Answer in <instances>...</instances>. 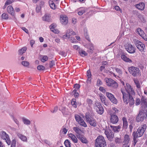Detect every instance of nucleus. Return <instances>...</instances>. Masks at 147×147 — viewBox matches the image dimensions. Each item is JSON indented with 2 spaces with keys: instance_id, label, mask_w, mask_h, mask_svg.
<instances>
[{
  "instance_id": "nucleus-41",
  "label": "nucleus",
  "mask_w": 147,
  "mask_h": 147,
  "mask_svg": "<svg viewBox=\"0 0 147 147\" xmlns=\"http://www.w3.org/2000/svg\"><path fill=\"white\" fill-rule=\"evenodd\" d=\"M74 117L76 121L78 123L82 119V118L78 114L75 115Z\"/></svg>"
},
{
  "instance_id": "nucleus-1",
  "label": "nucleus",
  "mask_w": 147,
  "mask_h": 147,
  "mask_svg": "<svg viewBox=\"0 0 147 147\" xmlns=\"http://www.w3.org/2000/svg\"><path fill=\"white\" fill-rule=\"evenodd\" d=\"M121 91L122 94H129L134 95L135 92L133 88L128 83H126L125 86L121 88Z\"/></svg>"
},
{
  "instance_id": "nucleus-43",
  "label": "nucleus",
  "mask_w": 147,
  "mask_h": 147,
  "mask_svg": "<svg viewBox=\"0 0 147 147\" xmlns=\"http://www.w3.org/2000/svg\"><path fill=\"white\" fill-rule=\"evenodd\" d=\"M48 60V57L46 55H44L43 56L42 58L41 59V61L42 62L44 63L46 61H47Z\"/></svg>"
},
{
  "instance_id": "nucleus-5",
  "label": "nucleus",
  "mask_w": 147,
  "mask_h": 147,
  "mask_svg": "<svg viewBox=\"0 0 147 147\" xmlns=\"http://www.w3.org/2000/svg\"><path fill=\"white\" fill-rule=\"evenodd\" d=\"M146 124H143L139 127L136 132H134L132 134L133 136L135 137H140L143 135L144 133L146 128Z\"/></svg>"
},
{
  "instance_id": "nucleus-7",
  "label": "nucleus",
  "mask_w": 147,
  "mask_h": 147,
  "mask_svg": "<svg viewBox=\"0 0 147 147\" xmlns=\"http://www.w3.org/2000/svg\"><path fill=\"white\" fill-rule=\"evenodd\" d=\"M105 80L106 82V85L111 87L113 89L117 88L118 86V84L116 82L111 78H105Z\"/></svg>"
},
{
  "instance_id": "nucleus-29",
  "label": "nucleus",
  "mask_w": 147,
  "mask_h": 147,
  "mask_svg": "<svg viewBox=\"0 0 147 147\" xmlns=\"http://www.w3.org/2000/svg\"><path fill=\"white\" fill-rule=\"evenodd\" d=\"M96 112L100 115L102 114L104 112V109L102 106L96 108Z\"/></svg>"
},
{
  "instance_id": "nucleus-11",
  "label": "nucleus",
  "mask_w": 147,
  "mask_h": 147,
  "mask_svg": "<svg viewBox=\"0 0 147 147\" xmlns=\"http://www.w3.org/2000/svg\"><path fill=\"white\" fill-rule=\"evenodd\" d=\"M110 122L113 124L117 123L119 120V118L117 115H114L112 112L110 114Z\"/></svg>"
},
{
  "instance_id": "nucleus-32",
  "label": "nucleus",
  "mask_w": 147,
  "mask_h": 147,
  "mask_svg": "<svg viewBox=\"0 0 147 147\" xmlns=\"http://www.w3.org/2000/svg\"><path fill=\"white\" fill-rule=\"evenodd\" d=\"M18 135L19 138L23 141L25 142L27 141V138L26 136L20 134H19Z\"/></svg>"
},
{
  "instance_id": "nucleus-46",
  "label": "nucleus",
  "mask_w": 147,
  "mask_h": 147,
  "mask_svg": "<svg viewBox=\"0 0 147 147\" xmlns=\"http://www.w3.org/2000/svg\"><path fill=\"white\" fill-rule=\"evenodd\" d=\"M22 64L23 65L26 67L28 66L29 64V63L26 61H22Z\"/></svg>"
},
{
  "instance_id": "nucleus-31",
  "label": "nucleus",
  "mask_w": 147,
  "mask_h": 147,
  "mask_svg": "<svg viewBox=\"0 0 147 147\" xmlns=\"http://www.w3.org/2000/svg\"><path fill=\"white\" fill-rule=\"evenodd\" d=\"M78 123L80 125L84 127H87L86 123H85L82 118L80 120L79 122H78Z\"/></svg>"
},
{
  "instance_id": "nucleus-59",
  "label": "nucleus",
  "mask_w": 147,
  "mask_h": 147,
  "mask_svg": "<svg viewBox=\"0 0 147 147\" xmlns=\"http://www.w3.org/2000/svg\"><path fill=\"white\" fill-rule=\"evenodd\" d=\"M41 9V7H40L39 6H37L36 7V11L37 13L39 12Z\"/></svg>"
},
{
  "instance_id": "nucleus-37",
  "label": "nucleus",
  "mask_w": 147,
  "mask_h": 147,
  "mask_svg": "<svg viewBox=\"0 0 147 147\" xmlns=\"http://www.w3.org/2000/svg\"><path fill=\"white\" fill-rule=\"evenodd\" d=\"M76 100L75 99H72L71 103L73 106L74 108L77 107V102H76Z\"/></svg>"
},
{
  "instance_id": "nucleus-18",
  "label": "nucleus",
  "mask_w": 147,
  "mask_h": 147,
  "mask_svg": "<svg viewBox=\"0 0 147 147\" xmlns=\"http://www.w3.org/2000/svg\"><path fill=\"white\" fill-rule=\"evenodd\" d=\"M141 105L142 109H146L147 107V101L144 96H142L141 99Z\"/></svg>"
},
{
  "instance_id": "nucleus-53",
  "label": "nucleus",
  "mask_w": 147,
  "mask_h": 147,
  "mask_svg": "<svg viewBox=\"0 0 147 147\" xmlns=\"http://www.w3.org/2000/svg\"><path fill=\"white\" fill-rule=\"evenodd\" d=\"M51 30L55 34H58L59 32V31L56 28L54 29H53L52 28Z\"/></svg>"
},
{
  "instance_id": "nucleus-33",
  "label": "nucleus",
  "mask_w": 147,
  "mask_h": 147,
  "mask_svg": "<svg viewBox=\"0 0 147 147\" xmlns=\"http://www.w3.org/2000/svg\"><path fill=\"white\" fill-rule=\"evenodd\" d=\"M78 52L80 55L82 57H84L88 55V53L83 50H79Z\"/></svg>"
},
{
  "instance_id": "nucleus-52",
  "label": "nucleus",
  "mask_w": 147,
  "mask_h": 147,
  "mask_svg": "<svg viewBox=\"0 0 147 147\" xmlns=\"http://www.w3.org/2000/svg\"><path fill=\"white\" fill-rule=\"evenodd\" d=\"M141 102L140 101V100L139 98H136L135 101L136 105L137 106L139 105L140 104Z\"/></svg>"
},
{
  "instance_id": "nucleus-44",
  "label": "nucleus",
  "mask_w": 147,
  "mask_h": 147,
  "mask_svg": "<svg viewBox=\"0 0 147 147\" xmlns=\"http://www.w3.org/2000/svg\"><path fill=\"white\" fill-rule=\"evenodd\" d=\"M86 102L89 106H91L92 104L93 101L90 99L88 98Z\"/></svg>"
},
{
  "instance_id": "nucleus-60",
  "label": "nucleus",
  "mask_w": 147,
  "mask_h": 147,
  "mask_svg": "<svg viewBox=\"0 0 147 147\" xmlns=\"http://www.w3.org/2000/svg\"><path fill=\"white\" fill-rule=\"evenodd\" d=\"M80 87V85L78 84H76L74 85V88L75 89H76L77 90L79 89Z\"/></svg>"
},
{
  "instance_id": "nucleus-8",
  "label": "nucleus",
  "mask_w": 147,
  "mask_h": 147,
  "mask_svg": "<svg viewBox=\"0 0 147 147\" xmlns=\"http://www.w3.org/2000/svg\"><path fill=\"white\" fill-rule=\"evenodd\" d=\"M86 121L91 126L95 127L97 126L96 120L88 114H86L85 116Z\"/></svg>"
},
{
  "instance_id": "nucleus-25",
  "label": "nucleus",
  "mask_w": 147,
  "mask_h": 147,
  "mask_svg": "<svg viewBox=\"0 0 147 147\" xmlns=\"http://www.w3.org/2000/svg\"><path fill=\"white\" fill-rule=\"evenodd\" d=\"M7 11L9 13L13 16L14 15V11L11 5L8 6Z\"/></svg>"
},
{
  "instance_id": "nucleus-30",
  "label": "nucleus",
  "mask_w": 147,
  "mask_h": 147,
  "mask_svg": "<svg viewBox=\"0 0 147 147\" xmlns=\"http://www.w3.org/2000/svg\"><path fill=\"white\" fill-rule=\"evenodd\" d=\"M129 140L130 138L129 136L127 134L125 135L124 138V143L125 144L127 145L129 142Z\"/></svg>"
},
{
  "instance_id": "nucleus-51",
  "label": "nucleus",
  "mask_w": 147,
  "mask_h": 147,
  "mask_svg": "<svg viewBox=\"0 0 147 147\" xmlns=\"http://www.w3.org/2000/svg\"><path fill=\"white\" fill-rule=\"evenodd\" d=\"M85 11L84 9H83L82 10H80L78 12V14L79 15H82L84 13H85Z\"/></svg>"
},
{
  "instance_id": "nucleus-39",
  "label": "nucleus",
  "mask_w": 147,
  "mask_h": 147,
  "mask_svg": "<svg viewBox=\"0 0 147 147\" xmlns=\"http://www.w3.org/2000/svg\"><path fill=\"white\" fill-rule=\"evenodd\" d=\"M26 50V47H24L21 49H20L19 51V54L20 55H22L23 53H24Z\"/></svg>"
},
{
  "instance_id": "nucleus-34",
  "label": "nucleus",
  "mask_w": 147,
  "mask_h": 147,
  "mask_svg": "<svg viewBox=\"0 0 147 147\" xmlns=\"http://www.w3.org/2000/svg\"><path fill=\"white\" fill-rule=\"evenodd\" d=\"M49 5L51 9H56V7L53 1L51 0L49 1Z\"/></svg>"
},
{
  "instance_id": "nucleus-42",
  "label": "nucleus",
  "mask_w": 147,
  "mask_h": 147,
  "mask_svg": "<svg viewBox=\"0 0 147 147\" xmlns=\"http://www.w3.org/2000/svg\"><path fill=\"white\" fill-rule=\"evenodd\" d=\"M8 18V16L7 14L5 13H3L1 16L2 19L7 20Z\"/></svg>"
},
{
  "instance_id": "nucleus-4",
  "label": "nucleus",
  "mask_w": 147,
  "mask_h": 147,
  "mask_svg": "<svg viewBox=\"0 0 147 147\" xmlns=\"http://www.w3.org/2000/svg\"><path fill=\"white\" fill-rule=\"evenodd\" d=\"M129 72L134 77H139L141 75V72L139 68L136 67L132 66L128 67Z\"/></svg>"
},
{
  "instance_id": "nucleus-47",
  "label": "nucleus",
  "mask_w": 147,
  "mask_h": 147,
  "mask_svg": "<svg viewBox=\"0 0 147 147\" xmlns=\"http://www.w3.org/2000/svg\"><path fill=\"white\" fill-rule=\"evenodd\" d=\"M37 69L39 70H43L45 69V67L43 66L39 65L37 67Z\"/></svg>"
},
{
  "instance_id": "nucleus-48",
  "label": "nucleus",
  "mask_w": 147,
  "mask_h": 147,
  "mask_svg": "<svg viewBox=\"0 0 147 147\" xmlns=\"http://www.w3.org/2000/svg\"><path fill=\"white\" fill-rule=\"evenodd\" d=\"M102 82L101 81V80L100 79H98L97 80V82H96V85L97 86H99L101 85L102 84Z\"/></svg>"
},
{
  "instance_id": "nucleus-45",
  "label": "nucleus",
  "mask_w": 147,
  "mask_h": 147,
  "mask_svg": "<svg viewBox=\"0 0 147 147\" xmlns=\"http://www.w3.org/2000/svg\"><path fill=\"white\" fill-rule=\"evenodd\" d=\"M15 0H8L5 3V5H7L11 4Z\"/></svg>"
},
{
  "instance_id": "nucleus-62",
  "label": "nucleus",
  "mask_w": 147,
  "mask_h": 147,
  "mask_svg": "<svg viewBox=\"0 0 147 147\" xmlns=\"http://www.w3.org/2000/svg\"><path fill=\"white\" fill-rule=\"evenodd\" d=\"M87 77H91V74L90 70H88L87 71Z\"/></svg>"
},
{
  "instance_id": "nucleus-19",
  "label": "nucleus",
  "mask_w": 147,
  "mask_h": 147,
  "mask_svg": "<svg viewBox=\"0 0 147 147\" xmlns=\"http://www.w3.org/2000/svg\"><path fill=\"white\" fill-rule=\"evenodd\" d=\"M68 135L69 137L71 139L74 143H78V140L74 134L72 133H69L68 134Z\"/></svg>"
},
{
  "instance_id": "nucleus-61",
  "label": "nucleus",
  "mask_w": 147,
  "mask_h": 147,
  "mask_svg": "<svg viewBox=\"0 0 147 147\" xmlns=\"http://www.w3.org/2000/svg\"><path fill=\"white\" fill-rule=\"evenodd\" d=\"M59 54L64 57H65L67 55L66 53L63 51H60Z\"/></svg>"
},
{
  "instance_id": "nucleus-49",
  "label": "nucleus",
  "mask_w": 147,
  "mask_h": 147,
  "mask_svg": "<svg viewBox=\"0 0 147 147\" xmlns=\"http://www.w3.org/2000/svg\"><path fill=\"white\" fill-rule=\"evenodd\" d=\"M99 90L103 93H105L106 91V89L104 87L102 86L99 87Z\"/></svg>"
},
{
  "instance_id": "nucleus-21",
  "label": "nucleus",
  "mask_w": 147,
  "mask_h": 147,
  "mask_svg": "<svg viewBox=\"0 0 147 147\" xmlns=\"http://www.w3.org/2000/svg\"><path fill=\"white\" fill-rule=\"evenodd\" d=\"M123 121V128L126 129L128 127V122L126 118L125 117H123L122 118Z\"/></svg>"
},
{
  "instance_id": "nucleus-9",
  "label": "nucleus",
  "mask_w": 147,
  "mask_h": 147,
  "mask_svg": "<svg viewBox=\"0 0 147 147\" xmlns=\"http://www.w3.org/2000/svg\"><path fill=\"white\" fill-rule=\"evenodd\" d=\"M135 44L138 49L141 52H145L146 47L145 45L139 40H136L135 42Z\"/></svg>"
},
{
  "instance_id": "nucleus-40",
  "label": "nucleus",
  "mask_w": 147,
  "mask_h": 147,
  "mask_svg": "<svg viewBox=\"0 0 147 147\" xmlns=\"http://www.w3.org/2000/svg\"><path fill=\"white\" fill-rule=\"evenodd\" d=\"M64 144L66 147H71V143L68 140H66Z\"/></svg>"
},
{
  "instance_id": "nucleus-28",
  "label": "nucleus",
  "mask_w": 147,
  "mask_h": 147,
  "mask_svg": "<svg viewBox=\"0 0 147 147\" xmlns=\"http://www.w3.org/2000/svg\"><path fill=\"white\" fill-rule=\"evenodd\" d=\"M99 98L100 99V100L102 102L104 105H106L105 101L106 98L105 96L103 94H99Z\"/></svg>"
},
{
  "instance_id": "nucleus-50",
  "label": "nucleus",
  "mask_w": 147,
  "mask_h": 147,
  "mask_svg": "<svg viewBox=\"0 0 147 147\" xmlns=\"http://www.w3.org/2000/svg\"><path fill=\"white\" fill-rule=\"evenodd\" d=\"M55 63L54 61L53 60L51 61L49 63V67L50 68L52 67L53 66L55 65Z\"/></svg>"
},
{
  "instance_id": "nucleus-6",
  "label": "nucleus",
  "mask_w": 147,
  "mask_h": 147,
  "mask_svg": "<svg viewBox=\"0 0 147 147\" xmlns=\"http://www.w3.org/2000/svg\"><path fill=\"white\" fill-rule=\"evenodd\" d=\"M122 95L123 100L125 104H127L129 103L130 106L134 104V100L131 94H122Z\"/></svg>"
},
{
  "instance_id": "nucleus-26",
  "label": "nucleus",
  "mask_w": 147,
  "mask_h": 147,
  "mask_svg": "<svg viewBox=\"0 0 147 147\" xmlns=\"http://www.w3.org/2000/svg\"><path fill=\"white\" fill-rule=\"evenodd\" d=\"M136 7L138 9L142 10L144 9L145 4L143 2L140 3L139 4H137Z\"/></svg>"
},
{
  "instance_id": "nucleus-55",
  "label": "nucleus",
  "mask_w": 147,
  "mask_h": 147,
  "mask_svg": "<svg viewBox=\"0 0 147 147\" xmlns=\"http://www.w3.org/2000/svg\"><path fill=\"white\" fill-rule=\"evenodd\" d=\"M95 105L96 108L102 106L101 103L100 102H96L95 103Z\"/></svg>"
},
{
  "instance_id": "nucleus-15",
  "label": "nucleus",
  "mask_w": 147,
  "mask_h": 147,
  "mask_svg": "<svg viewBox=\"0 0 147 147\" xmlns=\"http://www.w3.org/2000/svg\"><path fill=\"white\" fill-rule=\"evenodd\" d=\"M137 31L139 35L145 40L147 41V35L142 29L140 28H138L137 29Z\"/></svg>"
},
{
  "instance_id": "nucleus-35",
  "label": "nucleus",
  "mask_w": 147,
  "mask_h": 147,
  "mask_svg": "<svg viewBox=\"0 0 147 147\" xmlns=\"http://www.w3.org/2000/svg\"><path fill=\"white\" fill-rule=\"evenodd\" d=\"M119 111V110L117 108L115 107H113L112 111H110L109 113L110 114L111 112H112L114 115H116L117 113H118Z\"/></svg>"
},
{
  "instance_id": "nucleus-24",
  "label": "nucleus",
  "mask_w": 147,
  "mask_h": 147,
  "mask_svg": "<svg viewBox=\"0 0 147 147\" xmlns=\"http://www.w3.org/2000/svg\"><path fill=\"white\" fill-rule=\"evenodd\" d=\"M43 20L47 22H50L51 21V16L49 14H46L42 18Z\"/></svg>"
},
{
  "instance_id": "nucleus-38",
  "label": "nucleus",
  "mask_w": 147,
  "mask_h": 147,
  "mask_svg": "<svg viewBox=\"0 0 147 147\" xmlns=\"http://www.w3.org/2000/svg\"><path fill=\"white\" fill-rule=\"evenodd\" d=\"M134 82L136 85V86L138 88L140 89L141 88V86L139 81L137 80H134Z\"/></svg>"
},
{
  "instance_id": "nucleus-27",
  "label": "nucleus",
  "mask_w": 147,
  "mask_h": 147,
  "mask_svg": "<svg viewBox=\"0 0 147 147\" xmlns=\"http://www.w3.org/2000/svg\"><path fill=\"white\" fill-rule=\"evenodd\" d=\"M110 127L115 132H119L120 131V129L121 128V126L119 125L117 126L110 125Z\"/></svg>"
},
{
  "instance_id": "nucleus-16",
  "label": "nucleus",
  "mask_w": 147,
  "mask_h": 147,
  "mask_svg": "<svg viewBox=\"0 0 147 147\" xmlns=\"http://www.w3.org/2000/svg\"><path fill=\"white\" fill-rule=\"evenodd\" d=\"M76 34V33L72 30L69 29L67 30L66 34L63 36V38H69L70 36L74 35Z\"/></svg>"
},
{
  "instance_id": "nucleus-12",
  "label": "nucleus",
  "mask_w": 147,
  "mask_h": 147,
  "mask_svg": "<svg viewBox=\"0 0 147 147\" xmlns=\"http://www.w3.org/2000/svg\"><path fill=\"white\" fill-rule=\"evenodd\" d=\"M105 133L109 140L111 141L112 140L114 137V134L110 129H105Z\"/></svg>"
},
{
  "instance_id": "nucleus-20",
  "label": "nucleus",
  "mask_w": 147,
  "mask_h": 147,
  "mask_svg": "<svg viewBox=\"0 0 147 147\" xmlns=\"http://www.w3.org/2000/svg\"><path fill=\"white\" fill-rule=\"evenodd\" d=\"M121 59L125 62H129V63H131L132 62L131 60L128 58L124 54H121Z\"/></svg>"
},
{
  "instance_id": "nucleus-13",
  "label": "nucleus",
  "mask_w": 147,
  "mask_h": 147,
  "mask_svg": "<svg viewBox=\"0 0 147 147\" xmlns=\"http://www.w3.org/2000/svg\"><path fill=\"white\" fill-rule=\"evenodd\" d=\"M1 138L3 140H5L8 145L11 144V141L8 135L5 131H3L1 134Z\"/></svg>"
},
{
  "instance_id": "nucleus-22",
  "label": "nucleus",
  "mask_w": 147,
  "mask_h": 147,
  "mask_svg": "<svg viewBox=\"0 0 147 147\" xmlns=\"http://www.w3.org/2000/svg\"><path fill=\"white\" fill-rule=\"evenodd\" d=\"M77 138L83 143L86 144L88 142V141L86 138L83 135H79Z\"/></svg>"
},
{
  "instance_id": "nucleus-3",
  "label": "nucleus",
  "mask_w": 147,
  "mask_h": 147,
  "mask_svg": "<svg viewBox=\"0 0 147 147\" xmlns=\"http://www.w3.org/2000/svg\"><path fill=\"white\" fill-rule=\"evenodd\" d=\"M147 117V109H141L136 118V121L138 122L143 121Z\"/></svg>"
},
{
  "instance_id": "nucleus-14",
  "label": "nucleus",
  "mask_w": 147,
  "mask_h": 147,
  "mask_svg": "<svg viewBox=\"0 0 147 147\" xmlns=\"http://www.w3.org/2000/svg\"><path fill=\"white\" fill-rule=\"evenodd\" d=\"M106 94L107 97L113 103L115 104L117 103V100L113 94L109 92H107Z\"/></svg>"
},
{
  "instance_id": "nucleus-63",
  "label": "nucleus",
  "mask_w": 147,
  "mask_h": 147,
  "mask_svg": "<svg viewBox=\"0 0 147 147\" xmlns=\"http://www.w3.org/2000/svg\"><path fill=\"white\" fill-rule=\"evenodd\" d=\"M115 70L118 73L121 74V73H122V71L119 68H115Z\"/></svg>"
},
{
  "instance_id": "nucleus-36",
  "label": "nucleus",
  "mask_w": 147,
  "mask_h": 147,
  "mask_svg": "<svg viewBox=\"0 0 147 147\" xmlns=\"http://www.w3.org/2000/svg\"><path fill=\"white\" fill-rule=\"evenodd\" d=\"M22 120L24 124L26 125H30V121L27 119H26L24 118H23Z\"/></svg>"
},
{
  "instance_id": "nucleus-2",
  "label": "nucleus",
  "mask_w": 147,
  "mask_h": 147,
  "mask_svg": "<svg viewBox=\"0 0 147 147\" xmlns=\"http://www.w3.org/2000/svg\"><path fill=\"white\" fill-rule=\"evenodd\" d=\"M95 147H105L107 144L104 138L102 136H98L96 140L95 144Z\"/></svg>"
},
{
  "instance_id": "nucleus-58",
  "label": "nucleus",
  "mask_w": 147,
  "mask_h": 147,
  "mask_svg": "<svg viewBox=\"0 0 147 147\" xmlns=\"http://www.w3.org/2000/svg\"><path fill=\"white\" fill-rule=\"evenodd\" d=\"M16 141L15 140H13L12 141L11 147H16Z\"/></svg>"
},
{
  "instance_id": "nucleus-56",
  "label": "nucleus",
  "mask_w": 147,
  "mask_h": 147,
  "mask_svg": "<svg viewBox=\"0 0 147 147\" xmlns=\"http://www.w3.org/2000/svg\"><path fill=\"white\" fill-rule=\"evenodd\" d=\"M133 144L134 145V146H135L136 144V143L137 142V140H136V138L138 137H135L134 136H133Z\"/></svg>"
},
{
  "instance_id": "nucleus-23",
  "label": "nucleus",
  "mask_w": 147,
  "mask_h": 147,
  "mask_svg": "<svg viewBox=\"0 0 147 147\" xmlns=\"http://www.w3.org/2000/svg\"><path fill=\"white\" fill-rule=\"evenodd\" d=\"M74 131L76 134V136L77 138L79 136V135H81V133L82 131L79 128L77 127H74L73 128Z\"/></svg>"
},
{
  "instance_id": "nucleus-17",
  "label": "nucleus",
  "mask_w": 147,
  "mask_h": 147,
  "mask_svg": "<svg viewBox=\"0 0 147 147\" xmlns=\"http://www.w3.org/2000/svg\"><path fill=\"white\" fill-rule=\"evenodd\" d=\"M60 20L61 23L63 25H66L68 23V18L65 15L61 16Z\"/></svg>"
},
{
  "instance_id": "nucleus-64",
  "label": "nucleus",
  "mask_w": 147,
  "mask_h": 147,
  "mask_svg": "<svg viewBox=\"0 0 147 147\" xmlns=\"http://www.w3.org/2000/svg\"><path fill=\"white\" fill-rule=\"evenodd\" d=\"M73 47L74 49L76 50H77L78 49H79V50H80V47L78 45H74Z\"/></svg>"
},
{
  "instance_id": "nucleus-54",
  "label": "nucleus",
  "mask_w": 147,
  "mask_h": 147,
  "mask_svg": "<svg viewBox=\"0 0 147 147\" xmlns=\"http://www.w3.org/2000/svg\"><path fill=\"white\" fill-rule=\"evenodd\" d=\"M115 9L117 11H119L121 13H122V9L120 8V7L119 6H115Z\"/></svg>"
},
{
  "instance_id": "nucleus-57",
  "label": "nucleus",
  "mask_w": 147,
  "mask_h": 147,
  "mask_svg": "<svg viewBox=\"0 0 147 147\" xmlns=\"http://www.w3.org/2000/svg\"><path fill=\"white\" fill-rule=\"evenodd\" d=\"M56 26L57 25L56 24H53L50 26V28L51 30L52 28L53 29H54L56 28Z\"/></svg>"
},
{
  "instance_id": "nucleus-10",
  "label": "nucleus",
  "mask_w": 147,
  "mask_h": 147,
  "mask_svg": "<svg viewBox=\"0 0 147 147\" xmlns=\"http://www.w3.org/2000/svg\"><path fill=\"white\" fill-rule=\"evenodd\" d=\"M124 47L128 53H135L136 48L131 44L127 43L125 45Z\"/></svg>"
}]
</instances>
